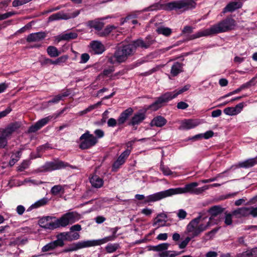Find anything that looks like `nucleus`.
I'll list each match as a JSON object with an SVG mask.
<instances>
[{
    "mask_svg": "<svg viewBox=\"0 0 257 257\" xmlns=\"http://www.w3.org/2000/svg\"><path fill=\"white\" fill-rule=\"evenodd\" d=\"M235 24L234 19L227 18L212 26L209 28L199 31L196 34L191 35L190 39L193 40L202 37H207L228 32L233 29Z\"/></svg>",
    "mask_w": 257,
    "mask_h": 257,
    "instance_id": "obj_1",
    "label": "nucleus"
},
{
    "mask_svg": "<svg viewBox=\"0 0 257 257\" xmlns=\"http://www.w3.org/2000/svg\"><path fill=\"white\" fill-rule=\"evenodd\" d=\"M135 53V47L132 43L122 44L118 47L113 55L110 57L108 61L111 64L125 62L128 58Z\"/></svg>",
    "mask_w": 257,
    "mask_h": 257,
    "instance_id": "obj_2",
    "label": "nucleus"
},
{
    "mask_svg": "<svg viewBox=\"0 0 257 257\" xmlns=\"http://www.w3.org/2000/svg\"><path fill=\"white\" fill-rule=\"evenodd\" d=\"M201 218V216L199 215L192 219L187 225L185 233L194 238L207 229L210 225V222L208 221L206 224H200Z\"/></svg>",
    "mask_w": 257,
    "mask_h": 257,
    "instance_id": "obj_3",
    "label": "nucleus"
},
{
    "mask_svg": "<svg viewBox=\"0 0 257 257\" xmlns=\"http://www.w3.org/2000/svg\"><path fill=\"white\" fill-rule=\"evenodd\" d=\"M80 215L75 211L68 212L58 218L54 219V229L65 227L69 224H72L80 219Z\"/></svg>",
    "mask_w": 257,
    "mask_h": 257,
    "instance_id": "obj_4",
    "label": "nucleus"
},
{
    "mask_svg": "<svg viewBox=\"0 0 257 257\" xmlns=\"http://www.w3.org/2000/svg\"><path fill=\"white\" fill-rule=\"evenodd\" d=\"M21 125L18 122L10 124L5 128H0V148H4L8 144L7 138L20 128Z\"/></svg>",
    "mask_w": 257,
    "mask_h": 257,
    "instance_id": "obj_5",
    "label": "nucleus"
},
{
    "mask_svg": "<svg viewBox=\"0 0 257 257\" xmlns=\"http://www.w3.org/2000/svg\"><path fill=\"white\" fill-rule=\"evenodd\" d=\"M169 246L168 243H162L155 246H149L148 249L160 252V257H175L180 254V252L177 251L167 250Z\"/></svg>",
    "mask_w": 257,
    "mask_h": 257,
    "instance_id": "obj_6",
    "label": "nucleus"
},
{
    "mask_svg": "<svg viewBox=\"0 0 257 257\" xmlns=\"http://www.w3.org/2000/svg\"><path fill=\"white\" fill-rule=\"evenodd\" d=\"M73 168V167L69 163L59 160H54L52 162H46L43 166L39 169L40 172H51L56 170H60L67 167Z\"/></svg>",
    "mask_w": 257,
    "mask_h": 257,
    "instance_id": "obj_7",
    "label": "nucleus"
},
{
    "mask_svg": "<svg viewBox=\"0 0 257 257\" xmlns=\"http://www.w3.org/2000/svg\"><path fill=\"white\" fill-rule=\"evenodd\" d=\"M198 185L197 182H192L185 185L184 187L170 188L165 190L166 197L180 194L189 193L193 194L195 188Z\"/></svg>",
    "mask_w": 257,
    "mask_h": 257,
    "instance_id": "obj_8",
    "label": "nucleus"
},
{
    "mask_svg": "<svg viewBox=\"0 0 257 257\" xmlns=\"http://www.w3.org/2000/svg\"><path fill=\"white\" fill-rule=\"evenodd\" d=\"M80 143L79 147L82 150H86L94 146L98 142L97 138L92 134H90L88 131H86L79 138Z\"/></svg>",
    "mask_w": 257,
    "mask_h": 257,
    "instance_id": "obj_9",
    "label": "nucleus"
},
{
    "mask_svg": "<svg viewBox=\"0 0 257 257\" xmlns=\"http://www.w3.org/2000/svg\"><path fill=\"white\" fill-rule=\"evenodd\" d=\"M232 214L237 218L246 217L251 216L252 217H257V207H242L238 208L232 211Z\"/></svg>",
    "mask_w": 257,
    "mask_h": 257,
    "instance_id": "obj_10",
    "label": "nucleus"
},
{
    "mask_svg": "<svg viewBox=\"0 0 257 257\" xmlns=\"http://www.w3.org/2000/svg\"><path fill=\"white\" fill-rule=\"evenodd\" d=\"M196 4L193 0H180L167 4V9H183L184 11L195 8Z\"/></svg>",
    "mask_w": 257,
    "mask_h": 257,
    "instance_id": "obj_11",
    "label": "nucleus"
},
{
    "mask_svg": "<svg viewBox=\"0 0 257 257\" xmlns=\"http://www.w3.org/2000/svg\"><path fill=\"white\" fill-rule=\"evenodd\" d=\"M165 198L166 197L165 190L151 194L147 196H145L142 194H136L135 195L136 199L139 200H144L143 203L144 204H149L152 202L158 201Z\"/></svg>",
    "mask_w": 257,
    "mask_h": 257,
    "instance_id": "obj_12",
    "label": "nucleus"
},
{
    "mask_svg": "<svg viewBox=\"0 0 257 257\" xmlns=\"http://www.w3.org/2000/svg\"><path fill=\"white\" fill-rule=\"evenodd\" d=\"M131 152V148H127L118 157L112 165L111 171L116 172L124 164Z\"/></svg>",
    "mask_w": 257,
    "mask_h": 257,
    "instance_id": "obj_13",
    "label": "nucleus"
},
{
    "mask_svg": "<svg viewBox=\"0 0 257 257\" xmlns=\"http://www.w3.org/2000/svg\"><path fill=\"white\" fill-rule=\"evenodd\" d=\"M155 42L153 37L148 36L145 39H138L132 42V44L135 47V51L137 48L146 49L151 47Z\"/></svg>",
    "mask_w": 257,
    "mask_h": 257,
    "instance_id": "obj_14",
    "label": "nucleus"
},
{
    "mask_svg": "<svg viewBox=\"0 0 257 257\" xmlns=\"http://www.w3.org/2000/svg\"><path fill=\"white\" fill-rule=\"evenodd\" d=\"M172 100L171 94L168 92L158 97L156 100L150 105L148 108L153 111H156L163 106V104Z\"/></svg>",
    "mask_w": 257,
    "mask_h": 257,
    "instance_id": "obj_15",
    "label": "nucleus"
},
{
    "mask_svg": "<svg viewBox=\"0 0 257 257\" xmlns=\"http://www.w3.org/2000/svg\"><path fill=\"white\" fill-rule=\"evenodd\" d=\"M89 247H91L90 240H83L70 245L68 247L65 248L63 251L64 252H71Z\"/></svg>",
    "mask_w": 257,
    "mask_h": 257,
    "instance_id": "obj_16",
    "label": "nucleus"
},
{
    "mask_svg": "<svg viewBox=\"0 0 257 257\" xmlns=\"http://www.w3.org/2000/svg\"><path fill=\"white\" fill-rule=\"evenodd\" d=\"M201 123L198 119H186L182 121L179 127L180 130H190L195 127Z\"/></svg>",
    "mask_w": 257,
    "mask_h": 257,
    "instance_id": "obj_17",
    "label": "nucleus"
},
{
    "mask_svg": "<svg viewBox=\"0 0 257 257\" xmlns=\"http://www.w3.org/2000/svg\"><path fill=\"white\" fill-rule=\"evenodd\" d=\"M90 52L93 54H101L105 51V47L99 41H93L89 44Z\"/></svg>",
    "mask_w": 257,
    "mask_h": 257,
    "instance_id": "obj_18",
    "label": "nucleus"
},
{
    "mask_svg": "<svg viewBox=\"0 0 257 257\" xmlns=\"http://www.w3.org/2000/svg\"><path fill=\"white\" fill-rule=\"evenodd\" d=\"M54 219H55V217L45 216L39 220V224L44 228L53 230L54 229V222L53 220Z\"/></svg>",
    "mask_w": 257,
    "mask_h": 257,
    "instance_id": "obj_19",
    "label": "nucleus"
},
{
    "mask_svg": "<svg viewBox=\"0 0 257 257\" xmlns=\"http://www.w3.org/2000/svg\"><path fill=\"white\" fill-rule=\"evenodd\" d=\"M53 116H48L45 118L39 120L34 125L31 126L29 128V131L31 133H35L42 128L48 123L52 119Z\"/></svg>",
    "mask_w": 257,
    "mask_h": 257,
    "instance_id": "obj_20",
    "label": "nucleus"
},
{
    "mask_svg": "<svg viewBox=\"0 0 257 257\" xmlns=\"http://www.w3.org/2000/svg\"><path fill=\"white\" fill-rule=\"evenodd\" d=\"M243 107V103H239L235 107H228L225 108L223 112L224 113L228 115L232 116L237 115L240 113Z\"/></svg>",
    "mask_w": 257,
    "mask_h": 257,
    "instance_id": "obj_21",
    "label": "nucleus"
},
{
    "mask_svg": "<svg viewBox=\"0 0 257 257\" xmlns=\"http://www.w3.org/2000/svg\"><path fill=\"white\" fill-rule=\"evenodd\" d=\"M46 36V34L44 32H39L37 33H31L29 34L26 40L28 42H39L43 40Z\"/></svg>",
    "mask_w": 257,
    "mask_h": 257,
    "instance_id": "obj_22",
    "label": "nucleus"
},
{
    "mask_svg": "<svg viewBox=\"0 0 257 257\" xmlns=\"http://www.w3.org/2000/svg\"><path fill=\"white\" fill-rule=\"evenodd\" d=\"M146 118L145 114L143 112L136 113L132 117L128 125L135 126L141 123Z\"/></svg>",
    "mask_w": 257,
    "mask_h": 257,
    "instance_id": "obj_23",
    "label": "nucleus"
},
{
    "mask_svg": "<svg viewBox=\"0 0 257 257\" xmlns=\"http://www.w3.org/2000/svg\"><path fill=\"white\" fill-rule=\"evenodd\" d=\"M133 109L130 107L122 111L117 119L118 125L123 124L128 117L132 114Z\"/></svg>",
    "mask_w": 257,
    "mask_h": 257,
    "instance_id": "obj_24",
    "label": "nucleus"
},
{
    "mask_svg": "<svg viewBox=\"0 0 257 257\" xmlns=\"http://www.w3.org/2000/svg\"><path fill=\"white\" fill-rule=\"evenodd\" d=\"M116 238L114 236L110 235L101 239L89 240L91 246H98L104 244L108 241H114Z\"/></svg>",
    "mask_w": 257,
    "mask_h": 257,
    "instance_id": "obj_25",
    "label": "nucleus"
},
{
    "mask_svg": "<svg viewBox=\"0 0 257 257\" xmlns=\"http://www.w3.org/2000/svg\"><path fill=\"white\" fill-rule=\"evenodd\" d=\"M242 7V3L239 1L231 2L228 3L223 9V13L232 12Z\"/></svg>",
    "mask_w": 257,
    "mask_h": 257,
    "instance_id": "obj_26",
    "label": "nucleus"
},
{
    "mask_svg": "<svg viewBox=\"0 0 257 257\" xmlns=\"http://www.w3.org/2000/svg\"><path fill=\"white\" fill-rule=\"evenodd\" d=\"M78 36V34L76 31L68 32L61 34L57 36L58 41H69L72 39H76Z\"/></svg>",
    "mask_w": 257,
    "mask_h": 257,
    "instance_id": "obj_27",
    "label": "nucleus"
},
{
    "mask_svg": "<svg viewBox=\"0 0 257 257\" xmlns=\"http://www.w3.org/2000/svg\"><path fill=\"white\" fill-rule=\"evenodd\" d=\"M89 182L92 187L95 188H101L104 183L103 180L96 175L89 177Z\"/></svg>",
    "mask_w": 257,
    "mask_h": 257,
    "instance_id": "obj_28",
    "label": "nucleus"
},
{
    "mask_svg": "<svg viewBox=\"0 0 257 257\" xmlns=\"http://www.w3.org/2000/svg\"><path fill=\"white\" fill-rule=\"evenodd\" d=\"M71 18V17L63 12H59L57 13L51 15L48 18V22H53L60 20H68Z\"/></svg>",
    "mask_w": 257,
    "mask_h": 257,
    "instance_id": "obj_29",
    "label": "nucleus"
},
{
    "mask_svg": "<svg viewBox=\"0 0 257 257\" xmlns=\"http://www.w3.org/2000/svg\"><path fill=\"white\" fill-rule=\"evenodd\" d=\"M167 122V121L165 117L158 115L152 120L150 125L152 126L162 127L166 124Z\"/></svg>",
    "mask_w": 257,
    "mask_h": 257,
    "instance_id": "obj_30",
    "label": "nucleus"
},
{
    "mask_svg": "<svg viewBox=\"0 0 257 257\" xmlns=\"http://www.w3.org/2000/svg\"><path fill=\"white\" fill-rule=\"evenodd\" d=\"M183 63L179 62H174L171 67V75L173 77L177 76L183 71Z\"/></svg>",
    "mask_w": 257,
    "mask_h": 257,
    "instance_id": "obj_31",
    "label": "nucleus"
},
{
    "mask_svg": "<svg viewBox=\"0 0 257 257\" xmlns=\"http://www.w3.org/2000/svg\"><path fill=\"white\" fill-rule=\"evenodd\" d=\"M257 164V157L254 158L249 159L243 162H239L237 167L239 168H248Z\"/></svg>",
    "mask_w": 257,
    "mask_h": 257,
    "instance_id": "obj_32",
    "label": "nucleus"
},
{
    "mask_svg": "<svg viewBox=\"0 0 257 257\" xmlns=\"http://www.w3.org/2000/svg\"><path fill=\"white\" fill-rule=\"evenodd\" d=\"M49 199L47 197H44L35 202L34 204H32L29 209L28 211H30L33 209L37 208L41 206H43L47 204L49 202Z\"/></svg>",
    "mask_w": 257,
    "mask_h": 257,
    "instance_id": "obj_33",
    "label": "nucleus"
},
{
    "mask_svg": "<svg viewBox=\"0 0 257 257\" xmlns=\"http://www.w3.org/2000/svg\"><path fill=\"white\" fill-rule=\"evenodd\" d=\"M88 26L98 31L101 30L104 26V23L98 20L90 21L88 22Z\"/></svg>",
    "mask_w": 257,
    "mask_h": 257,
    "instance_id": "obj_34",
    "label": "nucleus"
},
{
    "mask_svg": "<svg viewBox=\"0 0 257 257\" xmlns=\"http://www.w3.org/2000/svg\"><path fill=\"white\" fill-rule=\"evenodd\" d=\"M60 247L59 245L57 243L56 240L50 242L44 245L41 249V251L43 252L52 251L57 247Z\"/></svg>",
    "mask_w": 257,
    "mask_h": 257,
    "instance_id": "obj_35",
    "label": "nucleus"
},
{
    "mask_svg": "<svg viewBox=\"0 0 257 257\" xmlns=\"http://www.w3.org/2000/svg\"><path fill=\"white\" fill-rule=\"evenodd\" d=\"M191 85L190 84H187L184 86L182 88L175 90L173 92H168L171 94V98L172 99L176 97L178 95L187 91L190 88Z\"/></svg>",
    "mask_w": 257,
    "mask_h": 257,
    "instance_id": "obj_36",
    "label": "nucleus"
},
{
    "mask_svg": "<svg viewBox=\"0 0 257 257\" xmlns=\"http://www.w3.org/2000/svg\"><path fill=\"white\" fill-rule=\"evenodd\" d=\"M64 187L65 186H62L61 185H54L51 188L50 190V193L54 196L58 195L61 193L63 194L65 190Z\"/></svg>",
    "mask_w": 257,
    "mask_h": 257,
    "instance_id": "obj_37",
    "label": "nucleus"
},
{
    "mask_svg": "<svg viewBox=\"0 0 257 257\" xmlns=\"http://www.w3.org/2000/svg\"><path fill=\"white\" fill-rule=\"evenodd\" d=\"M223 211L222 208L219 206H214L211 207L208 212L211 215V216L209 218V222L213 217L216 216Z\"/></svg>",
    "mask_w": 257,
    "mask_h": 257,
    "instance_id": "obj_38",
    "label": "nucleus"
},
{
    "mask_svg": "<svg viewBox=\"0 0 257 257\" xmlns=\"http://www.w3.org/2000/svg\"><path fill=\"white\" fill-rule=\"evenodd\" d=\"M156 32L158 34L163 35L166 37L169 36L172 33L170 28L164 26L158 27L156 29Z\"/></svg>",
    "mask_w": 257,
    "mask_h": 257,
    "instance_id": "obj_39",
    "label": "nucleus"
},
{
    "mask_svg": "<svg viewBox=\"0 0 257 257\" xmlns=\"http://www.w3.org/2000/svg\"><path fill=\"white\" fill-rule=\"evenodd\" d=\"M120 246L118 243H108L105 247V249L107 253H111L119 249Z\"/></svg>",
    "mask_w": 257,
    "mask_h": 257,
    "instance_id": "obj_40",
    "label": "nucleus"
},
{
    "mask_svg": "<svg viewBox=\"0 0 257 257\" xmlns=\"http://www.w3.org/2000/svg\"><path fill=\"white\" fill-rule=\"evenodd\" d=\"M65 233L67 241H71L72 240H77L80 238V234L78 232L72 233L71 231L64 232Z\"/></svg>",
    "mask_w": 257,
    "mask_h": 257,
    "instance_id": "obj_41",
    "label": "nucleus"
},
{
    "mask_svg": "<svg viewBox=\"0 0 257 257\" xmlns=\"http://www.w3.org/2000/svg\"><path fill=\"white\" fill-rule=\"evenodd\" d=\"M162 9H164V6L159 3H157L144 9L143 12L157 11Z\"/></svg>",
    "mask_w": 257,
    "mask_h": 257,
    "instance_id": "obj_42",
    "label": "nucleus"
},
{
    "mask_svg": "<svg viewBox=\"0 0 257 257\" xmlns=\"http://www.w3.org/2000/svg\"><path fill=\"white\" fill-rule=\"evenodd\" d=\"M21 155V150L18 151L15 154H13L9 161V165L11 167L14 166L20 160Z\"/></svg>",
    "mask_w": 257,
    "mask_h": 257,
    "instance_id": "obj_43",
    "label": "nucleus"
},
{
    "mask_svg": "<svg viewBox=\"0 0 257 257\" xmlns=\"http://www.w3.org/2000/svg\"><path fill=\"white\" fill-rule=\"evenodd\" d=\"M47 52L51 57H56L61 54V52L58 51L57 48L53 46L48 47Z\"/></svg>",
    "mask_w": 257,
    "mask_h": 257,
    "instance_id": "obj_44",
    "label": "nucleus"
},
{
    "mask_svg": "<svg viewBox=\"0 0 257 257\" xmlns=\"http://www.w3.org/2000/svg\"><path fill=\"white\" fill-rule=\"evenodd\" d=\"M160 169L165 176H170L173 174H175V176H177L175 172H172L168 166L164 165L163 162L161 163Z\"/></svg>",
    "mask_w": 257,
    "mask_h": 257,
    "instance_id": "obj_45",
    "label": "nucleus"
},
{
    "mask_svg": "<svg viewBox=\"0 0 257 257\" xmlns=\"http://www.w3.org/2000/svg\"><path fill=\"white\" fill-rule=\"evenodd\" d=\"M239 257H257V247L242 252Z\"/></svg>",
    "mask_w": 257,
    "mask_h": 257,
    "instance_id": "obj_46",
    "label": "nucleus"
},
{
    "mask_svg": "<svg viewBox=\"0 0 257 257\" xmlns=\"http://www.w3.org/2000/svg\"><path fill=\"white\" fill-rule=\"evenodd\" d=\"M57 239L55 240L60 247H62L64 245V241L66 240V236L64 232L59 233L57 236Z\"/></svg>",
    "mask_w": 257,
    "mask_h": 257,
    "instance_id": "obj_47",
    "label": "nucleus"
},
{
    "mask_svg": "<svg viewBox=\"0 0 257 257\" xmlns=\"http://www.w3.org/2000/svg\"><path fill=\"white\" fill-rule=\"evenodd\" d=\"M115 27L113 26H107L103 31L99 32L98 35L100 37H105L108 35Z\"/></svg>",
    "mask_w": 257,
    "mask_h": 257,
    "instance_id": "obj_48",
    "label": "nucleus"
},
{
    "mask_svg": "<svg viewBox=\"0 0 257 257\" xmlns=\"http://www.w3.org/2000/svg\"><path fill=\"white\" fill-rule=\"evenodd\" d=\"M193 237L188 234V236H187L184 240L182 241L180 243L178 244V246L180 249H184L186 246L188 245L190 241L193 238Z\"/></svg>",
    "mask_w": 257,
    "mask_h": 257,
    "instance_id": "obj_49",
    "label": "nucleus"
},
{
    "mask_svg": "<svg viewBox=\"0 0 257 257\" xmlns=\"http://www.w3.org/2000/svg\"><path fill=\"white\" fill-rule=\"evenodd\" d=\"M114 71V67L113 66H111L108 68H106L104 69L102 75L106 76L109 77L110 79V76L111 75H113L112 73Z\"/></svg>",
    "mask_w": 257,
    "mask_h": 257,
    "instance_id": "obj_50",
    "label": "nucleus"
},
{
    "mask_svg": "<svg viewBox=\"0 0 257 257\" xmlns=\"http://www.w3.org/2000/svg\"><path fill=\"white\" fill-rule=\"evenodd\" d=\"M255 77H253L250 80H249L247 82L243 84L240 86L241 87V89L243 90L246 88H248L251 86L254 85L255 83L257 82V81H255Z\"/></svg>",
    "mask_w": 257,
    "mask_h": 257,
    "instance_id": "obj_51",
    "label": "nucleus"
},
{
    "mask_svg": "<svg viewBox=\"0 0 257 257\" xmlns=\"http://www.w3.org/2000/svg\"><path fill=\"white\" fill-rule=\"evenodd\" d=\"M224 217V223L226 225H230L232 223V211L231 213H225Z\"/></svg>",
    "mask_w": 257,
    "mask_h": 257,
    "instance_id": "obj_52",
    "label": "nucleus"
},
{
    "mask_svg": "<svg viewBox=\"0 0 257 257\" xmlns=\"http://www.w3.org/2000/svg\"><path fill=\"white\" fill-rule=\"evenodd\" d=\"M30 165V162L28 160H24L18 167V171L20 172L23 171L24 170L27 169Z\"/></svg>",
    "mask_w": 257,
    "mask_h": 257,
    "instance_id": "obj_53",
    "label": "nucleus"
},
{
    "mask_svg": "<svg viewBox=\"0 0 257 257\" xmlns=\"http://www.w3.org/2000/svg\"><path fill=\"white\" fill-rule=\"evenodd\" d=\"M24 182L25 183H29L30 185H39L40 184H44V182L41 181H38L34 179H26L24 180Z\"/></svg>",
    "mask_w": 257,
    "mask_h": 257,
    "instance_id": "obj_54",
    "label": "nucleus"
},
{
    "mask_svg": "<svg viewBox=\"0 0 257 257\" xmlns=\"http://www.w3.org/2000/svg\"><path fill=\"white\" fill-rule=\"evenodd\" d=\"M32 0H15L13 2L12 5L14 7H17L25 4Z\"/></svg>",
    "mask_w": 257,
    "mask_h": 257,
    "instance_id": "obj_55",
    "label": "nucleus"
},
{
    "mask_svg": "<svg viewBox=\"0 0 257 257\" xmlns=\"http://www.w3.org/2000/svg\"><path fill=\"white\" fill-rule=\"evenodd\" d=\"M126 71L125 70H120L113 75H111L110 76V80H115L116 79L119 78L120 76H122L125 74Z\"/></svg>",
    "mask_w": 257,
    "mask_h": 257,
    "instance_id": "obj_56",
    "label": "nucleus"
},
{
    "mask_svg": "<svg viewBox=\"0 0 257 257\" xmlns=\"http://www.w3.org/2000/svg\"><path fill=\"white\" fill-rule=\"evenodd\" d=\"M16 14V13L15 12H9L3 14H0V21L7 19Z\"/></svg>",
    "mask_w": 257,
    "mask_h": 257,
    "instance_id": "obj_57",
    "label": "nucleus"
},
{
    "mask_svg": "<svg viewBox=\"0 0 257 257\" xmlns=\"http://www.w3.org/2000/svg\"><path fill=\"white\" fill-rule=\"evenodd\" d=\"M187 212L183 209L178 210L177 215L180 220L184 219L187 216Z\"/></svg>",
    "mask_w": 257,
    "mask_h": 257,
    "instance_id": "obj_58",
    "label": "nucleus"
},
{
    "mask_svg": "<svg viewBox=\"0 0 257 257\" xmlns=\"http://www.w3.org/2000/svg\"><path fill=\"white\" fill-rule=\"evenodd\" d=\"M69 230L72 233L78 232L82 230V227L81 225L76 224L71 226Z\"/></svg>",
    "mask_w": 257,
    "mask_h": 257,
    "instance_id": "obj_59",
    "label": "nucleus"
},
{
    "mask_svg": "<svg viewBox=\"0 0 257 257\" xmlns=\"http://www.w3.org/2000/svg\"><path fill=\"white\" fill-rule=\"evenodd\" d=\"M90 56L87 53H83L80 56V63L84 64L86 63L89 59Z\"/></svg>",
    "mask_w": 257,
    "mask_h": 257,
    "instance_id": "obj_60",
    "label": "nucleus"
},
{
    "mask_svg": "<svg viewBox=\"0 0 257 257\" xmlns=\"http://www.w3.org/2000/svg\"><path fill=\"white\" fill-rule=\"evenodd\" d=\"M208 189V187L207 186H204L202 187L197 188H196V187H195L193 194H196V195H199L200 194H201L205 190H206Z\"/></svg>",
    "mask_w": 257,
    "mask_h": 257,
    "instance_id": "obj_61",
    "label": "nucleus"
},
{
    "mask_svg": "<svg viewBox=\"0 0 257 257\" xmlns=\"http://www.w3.org/2000/svg\"><path fill=\"white\" fill-rule=\"evenodd\" d=\"M94 134L95 135V137L98 140V139H101L103 138L104 136V132L101 129H97L94 131Z\"/></svg>",
    "mask_w": 257,
    "mask_h": 257,
    "instance_id": "obj_62",
    "label": "nucleus"
},
{
    "mask_svg": "<svg viewBox=\"0 0 257 257\" xmlns=\"http://www.w3.org/2000/svg\"><path fill=\"white\" fill-rule=\"evenodd\" d=\"M12 110V108L9 106L5 110L0 111V119L9 114Z\"/></svg>",
    "mask_w": 257,
    "mask_h": 257,
    "instance_id": "obj_63",
    "label": "nucleus"
},
{
    "mask_svg": "<svg viewBox=\"0 0 257 257\" xmlns=\"http://www.w3.org/2000/svg\"><path fill=\"white\" fill-rule=\"evenodd\" d=\"M68 59L67 55H63L57 59L58 65H61L64 63Z\"/></svg>",
    "mask_w": 257,
    "mask_h": 257,
    "instance_id": "obj_64",
    "label": "nucleus"
}]
</instances>
